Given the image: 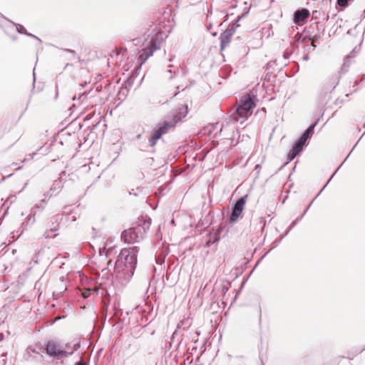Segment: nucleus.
Wrapping results in <instances>:
<instances>
[{"mask_svg": "<svg viewBox=\"0 0 365 365\" xmlns=\"http://www.w3.org/2000/svg\"><path fill=\"white\" fill-rule=\"evenodd\" d=\"M139 247L136 246L121 250L115 264L114 272L122 284H127L133 277Z\"/></svg>", "mask_w": 365, "mask_h": 365, "instance_id": "1", "label": "nucleus"}, {"mask_svg": "<svg viewBox=\"0 0 365 365\" xmlns=\"http://www.w3.org/2000/svg\"><path fill=\"white\" fill-rule=\"evenodd\" d=\"M187 114V106L182 105L178 108V111L173 114V120L170 122H165L158 128L152 130L151 136L149 138V143L151 147L156 145L157 141L163 135L167 133L168 130L173 128L176 123L180 121Z\"/></svg>", "mask_w": 365, "mask_h": 365, "instance_id": "2", "label": "nucleus"}, {"mask_svg": "<svg viewBox=\"0 0 365 365\" xmlns=\"http://www.w3.org/2000/svg\"><path fill=\"white\" fill-rule=\"evenodd\" d=\"M256 96L247 94L242 96L239 102V104L230 116V120L232 121H243L247 119L252 113L253 108L256 106L255 101Z\"/></svg>", "mask_w": 365, "mask_h": 365, "instance_id": "3", "label": "nucleus"}, {"mask_svg": "<svg viewBox=\"0 0 365 365\" xmlns=\"http://www.w3.org/2000/svg\"><path fill=\"white\" fill-rule=\"evenodd\" d=\"M79 347L80 344L78 343L73 344V347L69 349L68 344L61 345L56 341L49 340L46 344V351L49 356L61 359L71 355Z\"/></svg>", "mask_w": 365, "mask_h": 365, "instance_id": "4", "label": "nucleus"}, {"mask_svg": "<svg viewBox=\"0 0 365 365\" xmlns=\"http://www.w3.org/2000/svg\"><path fill=\"white\" fill-rule=\"evenodd\" d=\"M247 13L243 14L238 17L236 22L230 25L220 36V51H223L230 43L231 38L235 32V27L240 26L238 22L247 16Z\"/></svg>", "mask_w": 365, "mask_h": 365, "instance_id": "5", "label": "nucleus"}, {"mask_svg": "<svg viewBox=\"0 0 365 365\" xmlns=\"http://www.w3.org/2000/svg\"><path fill=\"white\" fill-rule=\"evenodd\" d=\"M62 217L60 214L55 215L51 219V221L47 225V229L43 234L46 239H51L56 237L58 234L56 233L60 228V223Z\"/></svg>", "mask_w": 365, "mask_h": 365, "instance_id": "6", "label": "nucleus"}, {"mask_svg": "<svg viewBox=\"0 0 365 365\" xmlns=\"http://www.w3.org/2000/svg\"><path fill=\"white\" fill-rule=\"evenodd\" d=\"M161 43V41L158 40L157 36L152 38L148 45L142 50L139 58L142 61H145L150 56H153L156 50L160 48Z\"/></svg>", "mask_w": 365, "mask_h": 365, "instance_id": "7", "label": "nucleus"}, {"mask_svg": "<svg viewBox=\"0 0 365 365\" xmlns=\"http://www.w3.org/2000/svg\"><path fill=\"white\" fill-rule=\"evenodd\" d=\"M121 238L128 244H133L143 238L140 227H131L124 230L121 234Z\"/></svg>", "mask_w": 365, "mask_h": 365, "instance_id": "8", "label": "nucleus"}, {"mask_svg": "<svg viewBox=\"0 0 365 365\" xmlns=\"http://www.w3.org/2000/svg\"><path fill=\"white\" fill-rule=\"evenodd\" d=\"M247 197V195L243 197H241L235 203L230 217V222H235L240 216V215L242 214L245 207V205L246 203Z\"/></svg>", "mask_w": 365, "mask_h": 365, "instance_id": "9", "label": "nucleus"}, {"mask_svg": "<svg viewBox=\"0 0 365 365\" xmlns=\"http://www.w3.org/2000/svg\"><path fill=\"white\" fill-rule=\"evenodd\" d=\"M304 141H302L300 138H299L293 145L292 148L288 153V159L289 160H292L296 158V156L302 150L303 147L305 145Z\"/></svg>", "mask_w": 365, "mask_h": 365, "instance_id": "10", "label": "nucleus"}, {"mask_svg": "<svg viewBox=\"0 0 365 365\" xmlns=\"http://www.w3.org/2000/svg\"><path fill=\"white\" fill-rule=\"evenodd\" d=\"M48 193L45 194V197L48 196ZM46 205V198L41 200V202L35 205L34 207L31 209V212L29 213L28 216V222L27 224H34L35 222V215H36V209H40L41 210H43L45 208V206Z\"/></svg>", "mask_w": 365, "mask_h": 365, "instance_id": "11", "label": "nucleus"}, {"mask_svg": "<svg viewBox=\"0 0 365 365\" xmlns=\"http://www.w3.org/2000/svg\"><path fill=\"white\" fill-rule=\"evenodd\" d=\"M60 215L62 218L65 216V220L71 222H75L77 219L76 212H74L71 206H65L62 210V213Z\"/></svg>", "mask_w": 365, "mask_h": 365, "instance_id": "12", "label": "nucleus"}, {"mask_svg": "<svg viewBox=\"0 0 365 365\" xmlns=\"http://www.w3.org/2000/svg\"><path fill=\"white\" fill-rule=\"evenodd\" d=\"M309 16V11L307 9L297 10L294 12V21L297 23L305 21Z\"/></svg>", "mask_w": 365, "mask_h": 365, "instance_id": "13", "label": "nucleus"}, {"mask_svg": "<svg viewBox=\"0 0 365 365\" xmlns=\"http://www.w3.org/2000/svg\"><path fill=\"white\" fill-rule=\"evenodd\" d=\"M317 124V121L314 123L311 124L306 130L302 133V135L299 137V138L302 140V141H304L305 143L307 140L313 135L314 128Z\"/></svg>", "mask_w": 365, "mask_h": 365, "instance_id": "14", "label": "nucleus"}, {"mask_svg": "<svg viewBox=\"0 0 365 365\" xmlns=\"http://www.w3.org/2000/svg\"><path fill=\"white\" fill-rule=\"evenodd\" d=\"M220 240V237L217 233L210 234L209 236V239L207 240L205 243L206 247H210L215 242H217Z\"/></svg>", "mask_w": 365, "mask_h": 365, "instance_id": "15", "label": "nucleus"}, {"mask_svg": "<svg viewBox=\"0 0 365 365\" xmlns=\"http://www.w3.org/2000/svg\"><path fill=\"white\" fill-rule=\"evenodd\" d=\"M313 200L311 202V203L308 205V207L306 208V210H304V213L299 217H297L295 220H294L291 224L289 226V230H292L296 225L297 223L300 221L302 217H303V215L307 212V211L308 210V209L310 207L312 203Z\"/></svg>", "mask_w": 365, "mask_h": 365, "instance_id": "16", "label": "nucleus"}, {"mask_svg": "<svg viewBox=\"0 0 365 365\" xmlns=\"http://www.w3.org/2000/svg\"><path fill=\"white\" fill-rule=\"evenodd\" d=\"M11 23L14 26H16L18 33L25 35V34L26 33L27 31L24 26H22L21 24H19L14 23V22H11Z\"/></svg>", "mask_w": 365, "mask_h": 365, "instance_id": "17", "label": "nucleus"}, {"mask_svg": "<svg viewBox=\"0 0 365 365\" xmlns=\"http://www.w3.org/2000/svg\"><path fill=\"white\" fill-rule=\"evenodd\" d=\"M63 51L71 54V56L68 58V60L80 59V57L76 55V53L74 50L63 48Z\"/></svg>", "mask_w": 365, "mask_h": 365, "instance_id": "18", "label": "nucleus"}, {"mask_svg": "<svg viewBox=\"0 0 365 365\" xmlns=\"http://www.w3.org/2000/svg\"><path fill=\"white\" fill-rule=\"evenodd\" d=\"M187 324V327H189L190 325V319H187L186 320H182L180 322V324H178V329H181V327H182L184 324Z\"/></svg>", "mask_w": 365, "mask_h": 365, "instance_id": "19", "label": "nucleus"}, {"mask_svg": "<svg viewBox=\"0 0 365 365\" xmlns=\"http://www.w3.org/2000/svg\"><path fill=\"white\" fill-rule=\"evenodd\" d=\"M89 93V92H83V93L80 94L78 99L81 100L82 102L85 101V99L87 98V95Z\"/></svg>", "mask_w": 365, "mask_h": 365, "instance_id": "20", "label": "nucleus"}, {"mask_svg": "<svg viewBox=\"0 0 365 365\" xmlns=\"http://www.w3.org/2000/svg\"><path fill=\"white\" fill-rule=\"evenodd\" d=\"M351 58V56L350 55H349L344 60V64H343V67H342V69H344V68L346 66H349V63L350 62V60Z\"/></svg>", "mask_w": 365, "mask_h": 365, "instance_id": "21", "label": "nucleus"}, {"mask_svg": "<svg viewBox=\"0 0 365 365\" xmlns=\"http://www.w3.org/2000/svg\"><path fill=\"white\" fill-rule=\"evenodd\" d=\"M99 253H100V255H107V253H108V249L106 247V246H103L102 248H100L99 249Z\"/></svg>", "mask_w": 365, "mask_h": 365, "instance_id": "22", "label": "nucleus"}, {"mask_svg": "<svg viewBox=\"0 0 365 365\" xmlns=\"http://www.w3.org/2000/svg\"><path fill=\"white\" fill-rule=\"evenodd\" d=\"M25 35H26V36H29V37H32V38H36V40H38L40 43L41 42V40L39 38H38L36 36H35V35H34V34H31V33H29V32H27V31H26V33L25 34Z\"/></svg>", "mask_w": 365, "mask_h": 365, "instance_id": "23", "label": "nucleus"}, {"mask_svg": "<svg viewBox=\"0 0 365 365\" xmlns=\"http://www.w3.org/2000/svg\"><path fill=\"white\" fill-rule=\"evenodd\" d=\"M283 237H284V236H281L278 241L277 240L274 241L272 244V248L276 247L278 245V244L279 243V242L282 240Z\"/></svg>", "mask_w": 365, "mask_h": 365, "instance_id": "24", "label": "nucleus"}, {"mask_svg": "<svg viewBox=\"0 0 365 365\" xmlns=\"http://www.w3.org/2000/svg\"><path fill=\"white\" fill-rule=\"evenodd\" d=\"M150 219L148 220V222H145L144 227H143V230L145 231L146 229H149L150 225Z\"/></svg>", "mask_w": 365, "mask_h": 365, "instance_id": "25", "label": "nucleus"}, {"mask_svg": "<svg viewBox=\"0 0 365 365\" xmlns=\"http://www.w3.org/2000/svg\"><path fill=\"white\" fill-rule=\"evenodd\" d=\"M91 291H92L91 289H87L86 292L82 293V294H81L82 297L83 298H87L89 296V294H91Z\"/></svg>", "mask_w": 365, "mask_h": 365, "instance_id": "26", "label": "nucleus"}, {"mask_svg": "<svg viewBox=\"0 0 365 365\" xmlns=\"http://www.w3.org/2000/svg\"><path fill=\"white\" fill-rule=\"evenodd\" d=\"M291 55H292V52H289V51H285V52H284V53H283V58H284V59H288V58L290 57V56H291Z\"/></svg>", "mask_w": 365, "mask_h": 365, "instance_id": "27", "label": "nucleus"}, {"mask_svg": "<svg viewBox=\"0 0 365 365\" xmlns=\"http://www.w3.org/2000/svg\"><path fill=\"white\" fill-rule=\"evenodd\" d=\"M1 357L2 358V365H5L6 364V354H2Z\"/></svg>", "mask_w": 365, "mask_h": 365, "instance_id": "28", "label": "nucleus"}, {"mask_svg": "<svg viewBox=\"0 0 365 365\" xmlns=\"http://www.w3.org/2000/svg\"><path fill=\"white\" fill-rule=\"evenodd\" d=\"M316 41V38H313L312 39V44L310 46H308V48H310L311 47H312V49L314 50L315 48H316V45L314 44V42Z\"/></svg>", "mask_w": 365, "mask_h": 365, "instance_id": "29", "label": "nucleus"}, {"mask_svg": "<svg viewBox=\"0 0 365 365\" xmlns=\"http://www.w3.org/2000/svg\"><path fill=\"white\" fill-rule=\"evenodd\" d=\"M261 322H262V310H261V308L259 307V325H261Z\"/></svg>", "mask_w": 365, "mask_h": 365, "instance_id": "30", "label": "nucleus"}, {"mask_svg": "<svg viewBox=\"0 0 365 365\" xmlns=\"http://www.w3.org/2000/svg\"><path fill=\"white\" fill-rule=\"evenodd\" d=\"M75 365H88V364L83 362L82 360L77 361Z\"/></svg>", "mask_w": 365, "mask_h": 365, "instance_id": "31", "label": "nucleus"}, {"mask_svg": "<svg viewBox=\"0 0 365 365\" xmlns=\"http://www.w3.org/2000/svg\"><path fill=\"white\" fill-rule=\"evenodd\" d=\"M164 262V259H156V263L158 264H162Z\"/></svg>", "mask_w": 365, "mask_h": 365, "instance_id": "32", "label": "nucleus"}, {"mask_svg": "<svg viewBox=\"0 0 365 365\" xmlns=\"http://www.w3.org/2000/svg\"><path fill=\"white\" fill-rule=\"evenodd\" d=\"M130 195H135V196H136V195H138V193H137V192H135L134 191V190H132L131 191H130Z\"/></svg>", "mask_w": 365, "mask_h": 365, "instance_id": "33", "label": "nucleus"}, {"mask_svg": "<svg viewBox=\"0 0 365 365\" xmlns=\"http://www.w3.org/2000/svg\"><path fill=\"white\" fill-rule=\"evenodd\" d=\"M303 59L304 61H308L309 59V56L308 55H305L304 57H303Z\"/></svg>", "mask_w": 365, "mask_h": 365, "instance_id": "34", "label": "nucleus"}, {"mask_svg": "<svg viewBox=\"0 0 365 365\" xmlns=\"http://www.w3.org/2000/svg\"><path fill=\"white\" fill-rule=\"evenodd\" d=\"M168 67V71H169L170 73H172V71H171V70H172V68L173 67V65H169Z\"/></svg>", "mask_w": 365, "mask_h": 365, "instance_id": "35", "label": "nucleus"}, {"mask_svg": "<svg viewBox=\"0 0 365 365\" xmlns=\"http://www.w3.org/2000/svg\"><path fill=\"white\" fill-rule=\"evenodd\" d=\"M364 80V78H361L359 81H356L355 83L356 85H358L360 82H361Z\"/></svg>", "mask_w": 365, "mask_h": 365, "instance_id": "36", "label": "nucleus"}, {"mask_svg": "<svg viewBox=\"0 0 365 365\" xmlns=\"http://www.w3.org/2000/svg\"><path fill=\"white\" fill-rule=\"evenodd\" d=\"M334 175V174L331 175V177L329 179V180H328V182H327V183H329V181H331V179L332 178V177H333ZM327 185V184H326V185L324 186V187L322 188V190L326 187V185Z\"/></svg>", "mask_w": 365, "mask_h": 365, "instance_id": "37", "label": "nucleus"}, {"mask_svg": "<svg viewBox=\"0 0 365 365\" xmlns=\"http://www.w3.org/2000/svg\"><path fill=\"white\" fill-rule=\"evenodd\" d=\"M291 230H289V227H288L287 230L286 231V232L284 233V235H283L284 237L286 236L287 235H288V233L290 232Z\"/></svg>", "mask_w": 365, "mask_h": 365, "instance_id": "38", "label": "nucleus"}, {"mask_svg": "<svg viewBox=\"0 0 365 365\" xmlns=\"http://www.w3.org/2000/svg\"><path fill=\"white\" fill-rule=\"evenodd\" d=\"M76 99V96H74L73 97H72V100H73V101H75Z\"/></svg>", "mask_w": 365, "mask_h": 365, "instance_id": "39", "label": "nucleus"}, {"mask_svg": "<svg viewBox=\"0 0 365 365\" xmlns=\"http://www.w3.org/2000/svg\"><path fill=\"white\" fill-rule=\"evenodd\" d=\"M53 186H54V185H53V186H52V187H51V191H52V190H55V187H54Z\"/></svg>", "mask_w": 365, "mask_h": 365, "instance_id": "40", "label": "nucleus"}, {"mask_svg": "<svg viewBox=\"0 0 365 365\" xmlns=\"http://www.w3.org/2000/svg\"><path fill=\"white\" fill-rule=\"evenodd\" d=\"M223 289H224V290H227V289H228V288H227V287H223Z\"/></svg>", "mask_w": 365, "mask_h": 365, "instance_id": "41", "label": "nucleus"}, {"mask_svg": "<svg viewBox=\"0 0 365 365\" xmlns=\"http://www.w3.org/2000/svg\"><path fill=\"white\" fill-rule=\"evenodd\" d=\"M261 222H264V224L265 223V221L263 220V218H262Z\"/></svg>", "mask_w": 365, "mask_h": 365, "instance_id": "42", "label": "nucleus"}, {"mask_svg": "<svg viewBox=\"0 0 365 365\" xmlns=\"http://www.w3.org/2000/svg\"><path fill=\"white\" fill-rule=\"evenodd\" d=\"M178 93H175L173 95V97L176 96Z\"/></svg>", "mask_w": 365, "mask_h": 365, "instance_id": "43", "label": "nucleus"}, {"mask_svg": "<svg viewBox=\"0 0 365 365\" xmlns=\"http://www.w3.org/2000/svg\"><path fill=\"white\" fill-rule=\"evenodd\" d=\"M351 153V151L349 153ZM349 155H350V154H349L347 156H346L345 160H346V158H348V157H349Z\"/></svg>", "mask_w": 365, "mask_h": 365, "instance_id": "44", "label": "nucleus"}, {"mask_svg": "<svg viewBox=\"0 0 365 365\" xmlns=\"http://www.w3.org/2000/svg\"><path fill=\"white\" fill-rule=\"evenodd\" d=\"M342 164H343V163H342L341 164H340V166L337 168L336 171L339 169V168H340L341 166H342Z\"/></svg>", "mask_w": 365, "mask_h": 365, "instance_id": "45", "label": "nucleus"}, {"mask_svg": "<svg viewBox=\"0 0 365 365\" xmlns=\"http://www.w3.org/2000/svg\"><path fill=\"white\" fill-rule=\"evenodd\" d=\"M12 39H13V40H16V37H13V38H12Z\"/></svg>", "mask_w": 365, "mask_h": 365, "instance_id": "46", "label": "nucleus"}]
</instances>
